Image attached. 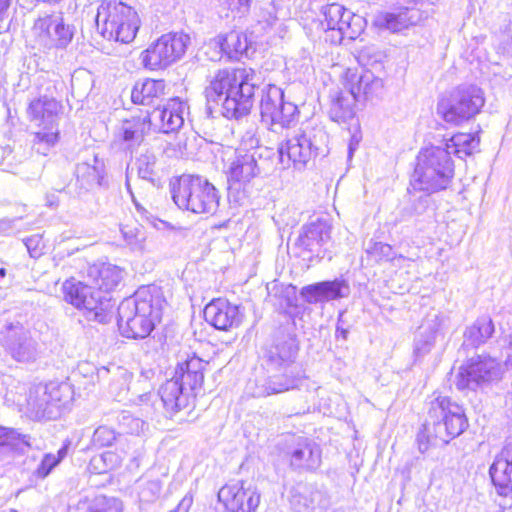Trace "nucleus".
I'll use <instances>...</instances> for the list:
<instances>
[{
    "mask_svg": "<svg viewBox=\"0 0 512 512\" xmlns=\"http://www.w3.org/2000/svg\"><path fill=\"white\" fill-rule=\"evenodd\" d=\"M256 75L252 69L219 70L205 89L208 110L212 104L221 107V114L228 119L247 116L254 102Z\"/></svg>",
    "mask_w": 512,
    "mask_h": 512,
    "instance_id": "f257e3e1",
    "label": "nucleus"
},
{
    "mask_svg": "<svg viewBox=\"0 0 512 512\" xmlns=\"http://www.w3.org/2000/svg\"><path fill=\"white\" fill-rule=\"evenodd\" d=\"M164 300L157 286H142L118 306V327L126 338L143 339L150 335L162 316Z\"/></svg>",
    "mask_w": 512,
    "mask_h": 512,
    "instance_id": "f03ea898",
    "label": "nucleus"
},
{
    "mask_svg": "<svg viewBox=\"0 0 512 512\" xmlns=\"http://www.w3.org/2000/svg\"><path fill=\"white\" fill-rule=\"evenodd\" d=\"M423 435L433 445L447 444L468 427L464 409L447 397H438L430 403Z\"/></svg>",
    "mask_w": 512,
    "mask_h": 512,
    "instance_id": "7ed1b4c3",
    "label": "nucleus"
},
{
    "mask_svg": "<svg viewBox=\"0 0 512 512\" xmlns=\"http://www.w3.org/2000/svg\"><path fill=\"white\" fill-rule=\"evenodd\" d=\"M411 185L414 190L435 193L446 189L453 175L451 151L432 146L420 151Z\"/></svg>",
    "mask_w": 512,
    "mask_h": 512,
    "instance_id": "20e7f679",
    "label": "nucleus"
},
{
    "mask_svg": "<svg viewBox=\"0 0 512 512\" xmlns=\"http://www.w3.org/2000/svg\"><path fill=\"white\" fill-rule=\"evenodd\" d=\"M328 139L327 132L321 126L299 130L278 148L279 164L283 169L292 165L302 170L314 157L328 153Z\"/></svg>",
    "mask_w": 512,
    "mask_h": 512,
    "instance_id": "39448f33",
    "label": "nucleus"
},
{
    "mask_svg": "<svg viewBox=\"0 0 512 512\" xmlns=\"http://www.w3.org/2000/svg\"><path fill=\"white\" fill-rule=\"evenodd\" d=\"M97 31L109 41L130 43L140 27L137 12L118 0H103L95 17Z\"/></svg>",
    "mask_w": 512,
    "mask_h": 512,
    "instance_id": "423d86ee",
    "label": "nucleus"
},
{
    "mask_svg": "<svg viewBox=\"0 0 512 512\" xmlns=\"http://www.w3.org/2000/svg\"><path fill=\"white\" fill-rule=\"evenodd\" d=\"M175 204L196 214H214L219 206L217 189L207 179L195 175H182L172 188Z\"/></svg>",
    "mask_w": 512,
    "mask_h": 512,
    "instance_id": "0eeeda50",
    "label": "nucleus"
},
{
    "mask_svg": "<svg viewBox=\"0 0 512 512\" xmlns=\"http://www.w3.org/2000/svg\"><path fill=\"white\" fill-rule=\"evenodd\" d=\"M485 104L484 93L476 85H460L438 104V113L447 123L460 125L474 118Z\"/></svg>",
    "mask_w": 512,
    "mask_h": 512,
    "instance_id": "6e6552de",
    "label": "nucleus"
},
{
    "mask_svg": "<svg viewBox=\"0 0 512 512\" xmlns=\"http://www.w3.org/2000/svg\"><path fill=\"white\" fill-rule=\"evenodd\" d=\"M261 121L270 130L277 127L290 128L298 121V108L292 102L284 100L283 90L274 85H266L261 92L260 99Z\"/></svg>",
    "mask_w": 512,
    "mask_h": 512,
    "instance_id": "1a4fd4ad",
    "label": "nucleus"
},
{
    "mask_svg": "<svg viewBox=\"0 0 512 512\" xmlns=\"http://www.w3.org/2000/svg\"><path fill=\"white\" fill-rule=\"evenodd\" d=\"M0 344L14 361L22 364L34 363L42 354L39 342L18 321L3 324L0 329Z\"/></svg>",
    "mask_w": 512,
    "mask_h": 512,
    "instance_id": "9d476101",
    "label": "nucleus"
},
{
    "mask_svg": "<svg viewBox=\"0 0 512 512\" xmlns=\"http://www.w3.org/2000/svg\"><path fill=\"white\" fill-rule=\"evenodd\" d=\"M64 299L77 309L86 310L89 317L102 322L106 312L111 308L110 298L94 286L77 281L74 278L66 280L62 285Z\"/></svg>",
    "mask_w": 512,
    "mask_h": 512,
    "instance_id": "9b49d317",
    "label": "nucleus"
},
{
    "mask_svg": "<svg viewBox=\"0 0 512 512\" xmlns=\"http://www.w3.org/2000/svg\"><path fill=\"white\" fill-rule=\"evenodd\" d=\"M189 43L187 34H164L142 53V62L150 70L166 68L182 58Z\"/></svg>",
    "mask_w": 512,
    "mask_h": 512,
    "instance_id": "f8f14e48",
    "label": "nucleus"
},
{
    "mask_svg": "<svg viewBox=\"0 0 512 512\" xmlns=\"http://www.w3.org/2000/svg\"><path fill=\"white\" fill-rule=\"evenodd\" d=\"M501 376L502 367L496 359L478 355L460 366L454 384L458 390H475L478 387L499 381Z\"/></svg>",
    "mask_w": 512,
    "mask_h": 512,
    "instance_id": "ddd939ff",
    "label": "nucleus"
},
{
    "mask_svg": "<svg viewBox=\"0 0 512 512\" xmlns=\"http://www.w3.org/2000/svg\"><path fill=\"white\" fill-rule=\"evenodd\" d=\"M321 14L324 17L322 25L337 34V39H332L333 42L341 43L344 38L354 40L363 33L366 27L364 17L347 10L339 3L323 6Z\"/></svg>",
    "mask_w": 512,
    "mask_h": 512,
    "instance_id": "4468645a",
    "label": "nucleus"
},
{
    "mask_svg": "<svg viewBox=\"0 0 512 512\" xmlns=\"http://www.w3.org/2000/svg\"><path fill=\"white\" fill-rule=\"evenodd\" d=\"M283 455L295 471H314L321 464L319 445L303 436H288L285 439Z\"/></svg>",
    "mask_w": 512,
    "mask_h": 512,
    "instance_id": "2eb2a0df",
    "label": "nucleus"
},
{
    "mask_svg": "<svg viewBox=\"0 0 512 512\" xmlns=\"http://www.w3.org/2000/svg\"><path fill=\"white\" fill-rule=\"evenodd\" d=\"M66 384L38 385L30 389L27 399V409L31 415L38 419H54L60 414L62 405V392Z\"/></svg>",
    "mask_w": 512,
    "mask_h": 512,
    "instance_id": "dca6fc26",
    "label": "nucleus"
},
{
    "mask_svg": "<svg viewBox=\"0 0 512 512\" xmlns=\"http://www.w3.org/2000/svg\"><path fill=\"white\" fill-rule=\"evenodd\" d=\"M35 43L44 49L65 48L72 40L73 31L60 15L39 17L32 28Z\"/></svg>",
    "mask_w": 512,
    "mask_h": 512,
    "instance_id": "f3484780",
    "label": "nucleus"
},
{
    "mask_svg": "<svg viewBox=\"0 0 512 512\" xmlns=\"http://www.w3.org/2000/svg\"><path fill=\"white\" fill-rule=\"evenodd\" d=\"M187 109L184 101L172 98L164 105L144 112L153 132L169 134L177 132L183 126L184 113Z\"/></svg>",
    "mask_w": 512,
    "mask_h": 512,
    "instance_id": "a211bd4d",
    "label": "nucleus"
},
{
    "mask_svg": "<svg viewBox=\"0 0 512 512\" xmlns=\"http://www.w3.org/2000/svg\"><path fill=\"white\" fill-rule=\"evenodd\" d=\"M260 493L251 483L237 482L223 486L218 499L230 512H254L260 504Z\"/></svg>",
    "mask_w": 512,
    "mask_h": 512,
    "instance_id": "6ab92c4d",
    "label": "nucleus"
},
{
    "mask_svg": "<svg viewBox=\"0 0 512 512\" xmlns=\"http://www.w3.org/2000/svg\"><path fill=\"white\" fill-rule=\"evenodd\" d=\"M205 320L218 330L228 331L243 322L244 314L240 307L225 299H214L204 309Z\"/></svg>",
    "mask_w": 512,
    "mask_h": 512,
    "instance_id": "aec40b11",
    "label": "nucleus"
},
{
    "mask_svg": "<svg viewBox=\"0 0 512 512\" xmlns=\"http://www.w3.org/2000/svg\"><path fill=\"white\" fill-rule=\"evenodd\" d=\"M350 292V285L346 279L335 278L304 286L300 295L307 303L316 304L347 298Z\"/></svg>",
    "mask_w": 512,
    "mask_h": 512,
    "instance_id": "412c9836",
    "label": "nucleus"
},
{
    "mask_svg": "<svg viewBox=\"0 0 512 512\" xmlns=\"http://www.w3.org/2000/svg\"><path fill=\"white\" fill-rule=\"evenodd\" d=\"M207 362L197 356H192L179 363L172 375L173 379L183 386L191 396H195L204 383V371Z\"/></svg>",
    "mask_w": 512,
    "mask_h": 512,
    "instance_id": "4be33fe9",
    "label": "nucleus"
},
{
    "mask_svg": "<svg viewBox=\"0 0 512 512\" xmlns=\"http://www.w3.org/2000/svg\"><path fill=\"white\" fill-rule=\"evenodd\" d=\"M329 117L339 124H346L355 118V104L359 100L355 87H344L330 93Z\"/></svg>",
    "mask_w": 512,
    "mask_h": 512,
    "instance_id": "5701e85b",
    "label": "nucleus"
},
{
    "mask_svg": "<svg viewBox=\"0 0 512 512\" xmlns=\"http://www.w3.org/2000/svg\"><path fill=\"white\" fill-rule=\"evenodd\" d=\"M443 324L444 317L437 312L426 316L414 339L413 355L416 359H421L431 352Z\"/></svg>",
    "mask_w": 512,
    "mask_h": 512,
    "instance_id": "b1692460",
    "label": "nucleus"
},
{
    "mask_svg": "<svg viewBox=\"0 0 512 512\" xmlns=\"http://www.w3.org/2000/svg\"><path fill=\"white\" fill-rule=\"evenodd\" d=\"M61 105L53 98L42 97L33 100L27 109L30 121L42 129L40 131L58 130V114Z\"/></svg>",
    "mask_w": 512,
    "mask_h": 512,
    "instance_id": "393cba45",
    "label": "nucleus"
},
{
    "mask_svg": "<svg viewBox=\"0 0 512 512\" xmlns=\"http://www.w3.org/2000/svg\"><path fill=\"white\" fill-rule=\"evenodd\" d=\"M298 350L299 344L296 336L279 331L267 350V358L271 364L287 367L295 361Z\"/></svg>",
    "mask_w": 512,
    "mask_h": 512,
    "instance_id": "a878e982",
    "label": "nucleus"
},
{
    "mask_svg": "<svg viewBox=\"0 0 512 512\" xmlns=\"http://www.w3.org/2000/svg\"><path fill=\"white\" fill-rule=\"evenodd\" d=\"M290 503L297 512H323L329 504L324 493L310 485H298L291 491Z\"/></svg>",
    "mask_w": 512,
    "mask_h": 512,
    "instance_id": "bb28decb",
    "label": "nucleus"
},
{
    "mask_svg": "<svg viewBox=\"0 0 512 512\" xmlns=\"http://www.w3.org/2000/svg\"><path fill=\"white\" fill-rule=\"evenodd\" d=\"M331 226L326 221H315L304 225L296 240V245L304 251L316 254L330 240Z\"/></svg>",
    "mask_w": 512,
    "mask_h": 512,
    "instance_id": "cd10ccee",
    "label": "nucleus"
},
{
    "mask_svg": "<svg viewBox=\"0 0 512 512\" xmlns=\"http://www.w3.org/2000/svg\"><path fill=\"white\" fill-rule=\"evenodd\" d=\"M124 276V271L111 263H97L89 266L87 277L97 291L108 296V292L115 289Z\"/></svg>",
    "mask_w": 512,
    "mask_h": 512,
    "instance_id": "c85d7f7f",
    "label": "nucleus"
},
{
    "mask_svg": "<svg viewBox=\"0 0 512 512\" xmlns=\"http://www.w3.org/2000/svg\"><path fill=\"white\" fill-rule=\"evenodd\" d=\"M158 394L169 417L186 408L192 397L173 377L160 386Z\"/></svg>",
    "mask_w": 512,
    "mask_h": 512,
    "instance_id": "c756f323",
    "label": "nucleus"
},
{
    "mask_svg": "<svg viewBox=\"0 0 512 512\" xmlns=\"http://www.w3.org/2000/svg\"><path fill=\"white\" fill-rule=\"evenodd\" d=\"M422 19V14L415 7L398 8L392 12L381 13L376 18L379 27L392 32H399L411 25H416Z\"/></svg>",
    "mask_w": 512,
    "mask_h": 512,
    "instance_id": "7c9ffc66",
    "label": "nucleus"
},
{
    "mask_svg": "<svg viewBox=\"0 0 512 512\" xmlns=\"http://www.w3.org/2000/svg\"><path fill=\"white\" fill-rule=\"evenodd\" d=\"M255 158L250 150L238 149L228 168V181L233 184L249 183L254 177Z\"/></svg>",
    "mask_w": 512,
    "mask_h": 512,
    "instance_id": "2f4dec72",
    "label": "nucleus"
},
{
    "mask_svg": "<svg viewBox=\"0 0 512 512\" xmlns=\"http://www.w3.org/2000/svg\"><path fill=\"white\" fill-rule=\"evenodd\" d=\"M151 130V126L146 119V114L141 111L139 115L125 119L118 131V137L127 144L128 148L138 146L144 140V137Z\"/></svg>",
    "mask_w": 512,
    "mask_h": 512,
    "instance_id": "473e14b6",
    "label": "nucleus"
},
{
    "mask_svg": "<svg viewBox=\"0 0 512 512\" xmlns=\"http://www.w3.org/2000/svg\"><path fill=\"white\" fill-rule=\"evenodd\" d=\"M221 51L231 60H240L242 57H250L255 52L252 42L245 33L230 31L225 36L219 37L217 42Z\"/></svg>",
    "mask_w": 512,
    "mask_h": 512,
    "instance_id": "72a5a7b5",
    "label": "nucleus"
},
{
    "mask_svg": "<svg viewBox=\"0 0 512 512\" xmlns=\"http://www.w3.org/2000/svg\"><path fill=\"white\" fill-rule=\"evenodd\" d=\"M166 84L163 79L146 78L135 83L131 99L140 105H152L165 94Z\"/></svg>",
    "mask_w": 512,
    "mask_h": 512,
    "instance_id": "f704fd0d",
    "label": "nucleus"
},
{
    "mask_svg": "<svg viewBox=\"0 0 512 512\" xmlns=\"http://www.w3.org/2000/svg\"><path fill=\"white\" fill-rule=\"evenodd\" d=\"M495 331L492 319L488 316H482L466 328L464 332V347L477 348L487 342Z\"/></svg>",
    "mask_w": 512,
    "mask_h": 512,
    "instance_id": "c9c22d12",
    "label": "nucleus"
},
{
    "mask_svg": "<svg viewBox=\"0 0 512 512\" xmlns=\"http://www.w3.org/2000/svg\"><path fill=\"white\" fill-rule=\"evenodd\" d=\"M109 373H111L110 368L101 367L98 370V377L105 378ZM112 375L113 378L109 385L110 394L116 400L123 401L129 393V383L131 381L132 374L120 366H112Z\"/></svg>",
    "mask_w": 512,
    "mask_h": 512,
    "instance_id": "e433bc0d",
    "label": "nucleus"
},
{
    "mask_svg": "<svg viewBox=\"0 0 512 512\" xmlns=\"http://www.w3.org/2000/svg\"><path fill=\"white\" fill-rule=\"evenodd\" d=\"M382 74L376 73L373 70L366 69L358 78L355 87L358 97L361 96L365 100H373L382 96L384 91V83L381 77Z\"/></svg>",
    "mask_w": 512,
    "mask_h": 512,
    "instance_id": "4c0bfd02",
    "label": "nucleus"
},
{
    "mask_svg": "<svg viewBox=\"0 0 512 512\" xmlns=\"http://www.w3.org/2000/svg\"><path fill=\"white\" fill-rule=\"evenodd\" d=\"M29 436L21 435L13 429L0 426V463L9 462L15 449L21 445L30 447Z\"/></svg>",
    "mask_w": 512,
    "mask_h": 512,
    "instance_id": "58836bf2",
    "label": "nucleus"
},
{
    "mask_svg": "<svg viewBox=\"0 0 512 512\" xmlns=\"http://www.w3.org/2000/svg\"><path fill=\"white\" fill-rule=\"evenodd\" d=\"M163 483L153 470L147 471L136 482L139 500L144 503L155 502L161 494Z\"/></svg>",
    "mask_w": 512,
    "mask_h": 512,
    "instance_id": "ea45409f",
    "label": "nucleus"
},
{
    "mask_svg": "<svg viewBox=\"0 0 512 512\" xmlns=\"http://www.w3.org/2000/svg\"><path fill=\"white\" fill-rule=\"evenodd\" d=\"M367 254L376 261H390L395 266H402L403 261H415L419 256L417 253H409L408 255H396L391 245L383 242L370 241L367 248Z\"/></svg>",
    "mask_w": 512,
    "mask_h": 512,
    "instance_id": "a19ab883",
    "label": "nucleus"
},
{
    "mask_svg": "<svg viewBox=\"0 0 512 512\" xmlns=\"http://www.w3.org/2000/svg\"><path fill=\"white\" fill-rule=\"evenodd\" d=\"M479 145V139L469 133H458L452 136L443 149L451 151V154L463 159L471 155Z\"/></svg>",
    "mask_w": 512,
    "mask_h": 512,
    "instance_id": "79ce46f5",
    "label": "nucleus"
},
{
    "mask_svg": "<svg viewBox=\"0 0 512 512\" xmlns=\"http://www.w3.org/2000/svg\"><path fill=\"white\" fill-rule=\"evenodd\" d=\"M298 379L287 375H274L269 377L265 383L258 387L254 392L257 397H266L272 394H278L297 386Z\"/></svg>",
    "mask_w": 512,
    "mask_h": 512,
    "instance_id": "37998d69",
    "label": "nucleus"
},
{
    "mask_svg": "<svg viewBox=\"0 0 512 512\" xmlns=\"http://www.w3.org/2000/svg\"><path fill=\"white\" fill-rule=\"evenodd\" d=\"M255 158L256 175L269 174L275 169V163H279L278 152L268 147H258L250 151Z\"/></svg>",
    "mask_w": 512,
    "mask_h": 512,
    "instance_id": "c03bdc74",
    "label": "nucleus"
},
{
    "mask_svg": "<svg viewBox=\"0 0 512 512\" xmlns=\"http://www.w3.org/2000/svg\"><path fill=\"white\" fill-rule=\"evenodd\" d=\"M255 18L264 29L271 28L278 21L277 9L272 0H258L254 10Z\"/></svg>",
    "mask_w": 512,
    "mask_h": 512,
    "instance_id": "a18cd8bd",
    "label": "nucleus"
},
{
    "mask_svg": "<svg viewBox=\"0 0 512 512\" xmlns=\"http://www.w3.org/2000/svg\"><path fill=\"white\" fill-rule=\"evenodd\" d=\"M123 239L134 251H143L145 248L146 232L140 224L123 225L121 227Z\"/></svg>",
    "mask_w": 512,
    "mask_h": 512,
    "instance_id": "49530a36",
    "label": "nucleus"
},
{
    "mask_svg": "<svg viewBox=\"0 0 512 512\" xmlns=\"http://www.w3.org/2000/svg\"><path fill=\"white\" fill-rule=\"evenodd\" d=\"M384 54L377 48L370 46L365 47L359 52L358 62L366 67V69L373 70L376 73L383 74L384 65L383 59Z\"/></svg>",
    "mask_w": 512,
    "mask_h": 512,
    "instance_id": "de8ad7c7",
    "label": "nucleus"
},
{
    "mask_svg": "<svg viewBox=\"0 0 512 512\" xmlns=\"http://www.w3.org/2000/svg\"><path fill=\"white\" fill-rule=\"evenodd\" d=\"M156 163L157 158L152 152L147 150L145 153H142L136 160L138 176L143 180L154 183L156 177Z\"/></svg>",
    "mask_w": 512,
    "mask_h": 512,
    "instance_id": "09e8293b",
    "label": "nucleus"
},
{
    "mask_svg": "<svg viewBox=\"0 0 512 512\" xmlns=\"http://www.w3.org/2000/svg\"><path fill=\"white\" fill-rule=\"evenodd\" d=\"M59 130L37 131L34 133L33 148L38 154L47 155L58 141Z\"/></svg>",
    "mask_w": 512,
    "mask_h": 512,
    "instance_id": "8fccbe9b",
    "label": "nucleus"
},
{
    "mask_svg": "<svg viewBox=\"0 0 512 512\" xmlns=\"http://www.w3.org/2000/svg\"><path fill=\"white\" fill-rule=\"evenodd\" d=\"M122 502L115 497L96 496L90 503L87 512H122Z\"/></svg>",
    "mask_w": 512,
    "mask_h": 512,
    "instance_id": "3c124183",
    "label": "nucleus"
},
{
    "mask_svg": "<svg viewBox=\"0 0 512 512\" xmlns=\"http://www.w3.org/2000/svg\"><path fill=\"white\" fill-rule=\"evenodd\" d=\"M93 161V165L86 162L78 164L75 173L78 179H83L89 185H100L101 169L97 166L98 159L96 157Z\"/></svg>",
    "mask_w": 512,
    "mask_h": 512,
    "instance_id": "603ef678",
    "label": "nucleus"
},
{
    "mask_svg": "<svg viewBox=\"0 0 512 512\" xmlns=\"http://www.w3.org/2000/svg\"><path fill=\"white\" fill-rule=\"evenodd\" d=\"M118 423L123 433L131 435H139L144 431L146 426V423L142 419L135 417L128 412H122L120 414Z\"/></svg>",
    "mask_w": 512,
    "mask_h": 512,
    "instance_id": "864d4df0",
    "label": "nucleus"
},
{
    "mask_svg": "<svg viewBox=\"0 0 512 512\" xmlns=\"http://www.w3.org/2000/svg\"><path fill=\"white\" fill-rule=\"evenodd\" d=\"M270 296L279 297L281 307H291L295 300V287L292 285H284L274 283L272 287H267Z\"/></svg>",
    "mask_w": 512,
    "mask_h": 512,
    "instance_id": "5fc2aeb1",
    "label": "nucleus"
},
{
    "mask_svg": "<svg viewBox=\"0 0 512 512\" xmlns=\"http://www.w3.org/2000/svg\"><path fill=\"white\" fill-rule=\"evenodd\" d=\"M117 438V433L114 429L108 426H99L93 433L92 443L95 447H108L111 446Z\"/></svg>",
    "mask_w": 512,
    "mask_h": 512,
    "instance_id": "6e6d98bb",
    "label": "nucleus"
},
{
    "mask_svg": "<svg viewBox=\"0 0 512 512\" xmlns=\"http://www.w3.org/2000/svg\"><path fill=\"white\" fill-rule=\"evenodd\" d=\"M60 462L61 456L56 457V455L51 453L45 454L39 466L34 471V475L39 479H44Z\"/></svg>",
    "mask_w": 512,
    "mask_h": 512,
    "instance_id": "4d7b16f0",
    "label": "nucleus"
},
{
    "mask_svg": "<svg viewBox=\"0 0 512 512\" xmlns=\"http://www.w3.org/2000/svg\"><path fill=\"white\" fill-rule=\"evenodd\" d=\"M23 242L32 258H39L43 254L45 244L40 234L31 235L23 239Z\"/></svg>",
    "mask_w": 512,
    "mask_h": 512,
    "instance_id": "13d9d810",
    "label": "nucleus"
},
{
    "mask_svg": "<svg viewBox=\"0 0 512 512\" xmlns=\"http://www.w3.org/2000/svg\"><path fill=\"white\" fill-rule=\"evenodd\" d=\"M491 480L499 495L509 496L512 494V476L490 475Z\"/></svg>",
    "mask_w": 512,
    "mask_h": 512,
    "instance_id": "bf43d9fd",
    "label": "nucleus"
},
{
    "mask_svg": "<svg viewBox=\"0 0 512 512\" xmlns=\"http://www.w3.org/2000/svg\"><path fill=\"white\" fill-rule=\"evenodd\" d=\"M222 3L233 13L242 17L250 11L252 0H221Z\"/></svg>",
    "mask_w": 512,
    "mask_h": 512,
    "instance_id": "052dcab7",
    "label": "nucleus"
},
{
    "mask_svg": "<svg viewBox=\"0 0 512 512\" xmlns=\"http://www.w3.org/2000/svg\"><path fill=\"white\" fill-rule=\"evenodd\" d=\"M490 475L512 476V465L496 456L493 464L489 469Z\"/></svg>",
    "mask_w": 512,
    "mask_h": 512,
    "instance_id": "680f3d73",
    "label": "nucleus"
},
{
    "mask_svg": "<svg viewBox=\"0 0 512 512\" xmlns=\"http://www.w3.org/2000/svg\"><path fill=\"white\" fill-rule=\"evenodd\" d=\"M98 462H103L105 464L106 469H113L114 467L119 465V459L116 453L107 451L101 454L99 457H95L93 459V463L96 464Z\"/></svg>",
    "mask_w": 512,
    "mask_h": 512,
    "instance_id": "e2e57ef3",
    "label": "nucleus"
},
{
    "mask_svg": "<svg viewBox=\"0 0 512 512\" xmlns=\"http://www.w3.org/2000/svg\"><path fill=\"white\" fill-rule=\"evenodd\" d=\"M259 139L256 137V128L254 125L246 131L242 137V144L247 147V150L253 151L258 146Z\"/></svg>",
    "mask_w": 512,
    "mask_h": 512,
    "instance_id": "0e129e2a",
    "label": "nucleus"
},
{
    "mask_svg": "<svg viewBox=\"0 0 512 512\" xmlns=\"http://www.w3.org/2000/svg\"><path fill=\"white\" fill-rule=\"evenodd\" d=\"M497 457L512 465V440L505 444Z\"/></svg>",
    "mask_w": 512,
    "mask_h": 512,
    "instance_id": "69168bd1",
    "label": "nucleus"
},
{
    "mask_svg": "<svg viewBox=\"0 0 512 512\" xmlns=\"http://www.w3.org/2000/svg\"><path fill=\"white\" fill-rule=\"evenodd\" d=\"M348 328L344 326V320H343V312L339 314L337 327H336V335L337 337L341 336L344 340L347 339L348 336Z\"/></svg>",
    "mask_w": 512,
    "mask_h": 512,
    "instance_id": "338daca9",
    "label": "nucleus"
},
{
    "mask_svg": "<svg viewBox=\"0 0 512 512\" xmlns=\"http://www.w3.org/2000/svg\"><path fill=\"white\" fill-rule=\"evenodd\" d=\"M151 396H152L151 393H147V392L143 393V394H139V395H137L135 397L132 394V397H130L128 400L132 401L134 403L140 404V403H144V402L149 401Z\"/></svg>",
    "mask_w": 512,
    "mask_h": 512,
    "instance_id": "774afa93",
    "label": "nucleus"
}]
</instances>
